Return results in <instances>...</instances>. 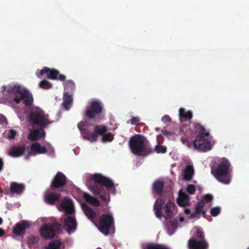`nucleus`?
<instances>
[{"instance_id": "obj_40", "label": "nucleus", "mask_w": 249, "mask_h": 249, "mask_svg": "<svg viewBox=\"0 0 249 249\" xmlns=\"http://www.w3.org/2000/svg\"><path fill=\"white\" fill-rule=\"evenodd\" d=\"M177 202L179 206L182 207H185L189 205V200H188L187 199H183L179 198Z\"/></svg>"}, {"instance_id": "obj_3", "label": "nucleus", "mask_w": 249, "mask_h": 249, "mask_svg": "<svg viewBox=\"0 0 249 249\" xmlns=\"http://www.w3.org/2000/svg\"><path fill=\"white\" fill-rule=\"evenodd\" d=\"M231 166L229 161L223 158L219 163L211 167V173L219 182L228 184L231 181Z\"/></svg>"}, {"instance_id": "obj_7", "label": "nucleus", "mask_w": 249, "mask_h": 249, "mask_svg": "<svg viewBox=\"0 0 249 249\" xmlns=\"http://www.w3.org/2000/svg\"><path fill=\"white\" fill-rule=\"evenodd\" d=\"M96 226L98 227L100 232L107 235L111 229H115L114 219L110 214H103L100 216L98 224H96Z\"/></svg>"}, {"instance_id": "obj_4", "label": "nucleus", "mask_w": 249, "mask_h": 249, "mask_svg": "<svg viewBox=\"0 0 249 249\" xmlns=\"http://www.w3.org/2000/svg\"><path fill=\"white\" fill-rule=\"evenodd\" d=\"M145 138L142 135H135L130 139L129 146L133 154L146 156L154 152L151 147L145 145Z\"/></svg>"}, {"instance_id": "obj_17", "label": "nucleus", "mask_w": 249, "mask_h": 249, "mask_svg": "<svg viewBox=\"0 0 249 249\" xmlns=\"http://www.w3.org/2000/svg\"><path fill=\"white\" fill-rule=\"evenodd\" d=\"M60 206L67 214H72L74 213L73 203L72 200L67 197L62 200Z\"/></svg>"}, {"instance_id": "obj_10", "label": "nucleus", "mask_w": 249, "mask_h": 249, "mask_svg": "<svg viewBox=\"0 0 249 249\" xmlns=\"http://www.w3.org/2000/svg\"><path fill=\"white\" fill-rule=\"evenodd\" d=\"M103 109V106L100 101H92L89 103V106L86 107L85 116L88 119L96 121L100 119Z\"/></svg>"}, {"instance_id": "obj_36", "label": "nucleus", "mask_w": 249, "mask_h": 249, "mask_svg": "<svg viewBox=\"0 0 249 249\" xmlns=\"http://www.w3.org/2000/svg\"><path fill=\"white\" fill-rule=\"evenodd\" d=\"M205 206V202L203 200L199 201L196 204V213H200L201 211Z\"/></svg>"}, {"instance_id": "obj_35", "label": "nucleus", "mask_w": 249, "mask_h": 249, "mask_svg": "<svg viewBox=\"0 0 249 249\" xmlns=\"http://www.w3.org/2000/svg\"><path fill=\"white\" fill-rule=\"evenodd\" d=\"M154 150L158 154H164L167 152V148L165 146H163L160 144H157L155 146Z\"/></svg>"}, {"instance_id": "obj_50", "label": "nucleus", "mask_w": 249, "mask_h": 249, "mask_svg": "<svg viewBox=\"0 0 249 249\" xmlns=\"http://www.w3.org/2000/svg\"><path fill=\"white\" fill-rule=\"evenodd\" d=\"M161 131L162 134L164 135H169L171 133L170 131L165 129L162 130Z\"/></svg>"}, {"instance_id": "obj_28", "label": "nucleus", "mask_w": 249, "mask_h": 249, "mask_svg": "<svg viewBox=\"0 0 249 249\" xmlns=\"http://www.w3.org/2000/svg\"><path fill=\"white\" fill-rule=\"evenodd\" d=\"M179 115L181 121L182 119L184 121L190 120L193 117L192 112L191 111H186L183 108H180L179 109Z\"/></svg>"}, {"instance_id": "obj_39", "label": "nucleus", "mask_w": 249, "mask_h": 249, "mask_svg": "<svg viewBox=\"0 0 249 249\" xmlns=\"http://www.w3.org/2000/svg\"><path fill=\"white\" fill-rule=\"evenodd\" d=\"M181 141L183 144L187 145L189 147H191L193 145V141H190L188 138L181 137Z\"/></svg>"}, {"instance_id": "obj_48", "label": "nucleus", "mask_w": 249, "mask_h": 249, "mask_svg": "<svg viewBox=\"0 0 249 249\" xmlns=\"http://www.w3.org/2000/svg\"><path fill=\"white\" fill-rule=\"evenodd\" d=\"M100 198L101 199L102 201H105L107 199V195L101 194L100 196Z\"/></svg>"}, {"instance_id": "obj_11", "label": "nucleus", "mask_w": 249, "mask_h": 249, "mask_svg": "<svg viewBox=\"0 0 249 249\" xmlns=\"http://www.w3.org/2000/svg\"><path fill=\"white\" fill-rule=\"evenodd\" d=\"M15 96L13 100L16 104H19L21 100L26 106H30L33 102V97L31 93L25 89H21L19 86L14 87Z\"/></svg>"}, {"instance_id": "obj_20", "label": "nucleus", "mask_w": 249, "mask_h": 249, "mask_svg": "<svg viewBox=\"0 0 249 249\" xmlns=\"http://www.w3.org/2000/svg\"><path fill=\"white\" fill-rule=\"evenodd\" d=\"M60 197V194L53 192L46 193L44 196L45 202L50 205H53Z\"/></svg>"}, {"instance_id": "obj_46", "label": "nucleus", "mask_w": 249, "mask_h": 249, "mask_svg": "<svg viewBox=\"0 0 249 249\" xmlns=\"http://www.w3.org/2000/svg\"><path fill=\"white\" fill-rule=\"evenodd\" d=\"M7 123L6 117L2 114H0V124H5Z\"/></svg>"}, {"instance_id": "obj_42", "label": "nucleus", "mask_w": 249, "mask_h": 249, "mask_svg": "<svg viewBox=\"0 0 249 249\" xmlns=\"http://www.w3.org/2000/svg\"><path fill=\"white\" fill-rule=\"evenodd\" d=\"M140 121L139 117H132L127 121V123H130L131 124H137Z\"/></svg>"}, {"instance_id": "obj_5", "label": "nucleus", "mask_w": 249, "mask_h": 249, "mask_svg": "<svg viewBox=\"0 0 249 249\" xmlns=\"http://www.w3.org/2000/svg\"><path fill=\"white\" fill-rule=\"evenodd\" d=\"M90 179L96 183L95 185L91 186L90 188L95 195L104 193L105 191L104 187L108 190L114 188L113 181L101 174H95L91 176Z\"/></svg>"}, {"instance_id": "obj_6", "label": "nucleus", "mask_w": 249, "mask_h": 249, "mask_svg": "<svg viewBox=\"0 0 249 249\" xmlns=\"http://www.w3.org/2000/svg\"><path fill=\"white\" fill-rule=\"evenodd\" d=\"M30 122L35 125L38 126L40 128H45L48 124L53 123L50 120L49 116L41 109L36 108L32 111L29 114Z\"/></svg>"}, {"instance_id": "obj_12", "label": "nucleus", "mask_w": 249, "mask_h": 249, "mask_svg": "<svg viewBox=\"0 0 249 249\" xmlns=\"http://www.w3.org/2000/svg\"><path fill=\"white\" fill-rule=\"evenodd\" d=\"M45 73L47 74V77L52 80L64 81L66 79V76L64 75L59 74V71L55 69H51L48 67H44L40 71V74L43 75Z\"/></svg>"}, {"instance_id": "obj_30", "label": "nucleus", "mask_w": 249, "mask_h": 249, "mask_svg": "<svg viewBox=\"0 0 249 249\" xmlns=\"http://www.w3.org/2000/svg\"><path fill=\"white\" fill-rule=\"evenodd\" d=\"M143 249H169V248L162 244L150 243L146 244Z\"/></svg>"}, {"instance_id": "obj_1", "label": "nucleus", "mask_w": 249, "mask_h": 249, "mask_svg": "<svg viewBox=\"0 0 249 249\" xmlns=\"http://www.w3.org/2000/svg\"><path fill=\"white\" fill-rule=\"evenodd\" d=\"M164 186V182L159 180H156L153 184V193L160 197L155 201L154 210L158 218H161L162 216L165 219H168L173 215L176 206L170 200H166L162 197Z\"/></svg>"}, {"instance_id": "obj_18", "label": "nucleus", "mask_w": 249, "mask_h": 249, "mask_svg": "<svg viewBox=\"0 0 249 249\" xmlns=\"http://www.w3.org/2000/svg\"><path fill=\"white\" fill-rule=\"evenodd\" d=\"M85 126V123L82 121L80 122L77 125L83 138L87 140H95L96 139L95 135L91 134L90 131Z\"/></svg>"}, {"instance_id": "obj_8", "label": "nucleus", "mask_w": 249, "mask_h": 249, "mask_svg": "<svg viewBox=\"0 0 249 249\" xmlns=\"http://www.w3.org/2000/svg\"><path fill=\"white\" fill-rule=\"evenodd\" d=\"M62 225L57 221L51 223L44 224L39 230L41 235L46 239L53 238L55 235L61 231Z\"/></svg>"}, {"instance_id": "obj_31", "label": "nucleus", "mask_w": 249, "mask_h": 249, "mask_svg": "<svg viewBox=\"0 0 249 249\" xmlns=\"http://www.w3.org/2000/svg\"><path fill=\"white\" fill-rule=\"evenodd\" d=\"M62 242L58 240H54L51 241L45 249H61Z\"/></svg>"}, {"instance_id": "obj_26", "label": "nucleus", "mask_w": 249, "mask_h": 249, "mask_svg": "<svg viewBox=\"0 0 249 249\" xmlns=\"http://www.w3.org/2000/svg\"><path fill=\"white\" fill-rule=\"evenodd\" d=\"M178 220L175 219L173 220L167 222L166 227L168 233L171 235L174 233L178 225Z\"/></svg>"}, {"instance_id": "obj_49", "label": "nucleus", "mask_w": 249, "mask_h": 249, "mask_svg": "<svg viewBox=\"0 0 249 249\" xmlns=\"http://www.w3.org/2000/svg\"><path fill=\"white\" fill-rule=\"evenodd\" d=\"M4 163L3 162L2 159L0 158V172L2 171L3 168Z\"/></svg>"}, {"instance_id": "obj_37", "label": "nucleus", "mask_w": 249, "mask_h": 249, "mask_svg": "<svg viewBox=\"0 0 249 249\" xmlns=\"http://www.w3.org/2000/svg\"><path fill=\"white\" fill-rule=\"evenodd\" d=\"M221 208L219 206H216L211 209L210 213L212 216L215 217L220 213Z\"/></svg>"}, {"instance_id": "obj_44", "label": "nucleus", "mask_w": 249, "mask_h": 249, "mask_svg": "<svg viewBox=\"0 0 249 249\" xmlns=\"http://www.w3.org/2000/svg\"><path fill=\"white\" fill-rule=\"evenodd\" d=\"M17 133L16 130L14 129H10L7 135V138L10 139H14L16 137Z\"/></svg>"}, {"instance_id": "obj_15", "label": "nucleus", "mask_w": 249, "mask_h": 249, "mask_svg": "<svg viewBox=\"0 0 249 249\" xmlns=\"http://www.w3.org/2000/svg\"><path fill=\"white\" fill-rule=\"evenodd\" d=\"M47 150L44 146H41L38 142L33 143L31 146V151H30L25 158L28 159L31 156H36V154H45Z\"/></svg>"}, {"instance_id": "obj_45", "label": "nucleus", "mask_w": 249, "mask_h": 249, "mask_svg": "<svg viewBox=\"0 0 249 249\" xmlns=\"http://www.w3.org/2000/svg\"><path fill=\"white\" fill-rule=\"evenodd\" d=\"M161 121L165 123H167L171 121V119L168 115H164L161 118Z\"/></svg>"}, {"instance_id": "obj_54", "label": "nucleus", "mask_w": 249, "mask_h": 249, "mask_svg": "<svg viewBox=\"0 0 249 249\" xmlns=\"http://www.w3.org/2000/svg\"><path fill=\"white\" fill-rule=\"evenodd\" d=\"M202 213V215L203 217H205V214L206 213V212L204 210H202L201 212V213Z\"/></svg>"}, {"instance_id": "obj_38", "label": "nucleus", "mask_w": 249, "mask_h": 249, "mask_svg": "<svg viewBox=\"0 0 249 249\" xmlns=\"http://www.w3.org/2000/svg\"><path fill=\"white\" fill-rule=\"evenodd\" d=\"M114 138V136L112 134L109 133L107 134H104L102 137V141L104 142H111Z\"/></svg>"}, {"instance_id": "obj_47", "label": "nucleus", "mask_w": 249, "mask_h": 249, "mask_svg": "<svg viewBox=\"0 0 249 249\" xmlns=\"http://www.w3.org/2000/svg\"><path fill=\"white\" fill-rule=\"evenodd\" d=\"M179 198L183 199H187L188 200H189V196L185 193H182L180 195Z\"/></svg>"}, {"instance_id": "obj_19", "label": "nucleus", "mask_w": 249, "mask_h": 249, "mask_svg": "<svg viewBox=\"0 0 249 249\" xmlns=\"http://www.w3.org/2000/svg\"><path fill=\"white\" fill-rule=\"evenodd\" d=\"M25 150L24 145L21 146H13L8 152V155L12 157H18L23 155Z\"/></svg>"}, {"instance_id": "obj_2", "label": "nucleus", "mask_w": 249, "mask_h": 249, "mask_svg": "<svg viewBox=\"0 0 249 249\" xmlns=\"http://www.w3.org/2000/svg\"><path fill=\"white\" fill-rule=\"evenodd\" d=\"M190 129L194 134H196V132L199 133L193 141V146L196 149L199 151L206 152L212 149L211 139L205 137L209 136V133L205 132L206 129L203 126L199 124L193 123L191 124Z\"/></svg>"}, {"instance_id": "obj_34", "label": "nucleus", "mask_w": 249, "mask_h": 249, "mask_svg": "<svg viewBox=\"0 0 249 249\" xmlns=\"http://www.w3.org/2000/svg\"><path fill=\"white\" fill-rule=\"evenodd\" d=\"M39 238L37 236L32 235L28 237L27 243L29 245H35L38 243Z\"/></svg>"}, {"instance_id": "obj_16", "label": "nucleus", "mask_w": 249, "mask_h": 249, "mask_svg": "<svg viewBox=\"0 0 249 249\" xmlns=\"http://www.w3.org/2000/svg\"><path fill=\"white\" fill-rule=\"evenodd\" d=\"M77 228V222L75 218L68 216L65 219L64 228L69 234L74 232Z\"/></svg>"}, {"instance_id": "obj_43", "label": "nucleus", "mask_w": 249, "mask_h": 249, "mask_svg": "<svg viewBox=\"0 0 249 249\" xmlns=\"http://www.w3.org/2000/svg\"><path fill=\"white\" fill-rule=\"evenodd\" d=\"M213 199V196L211 194H206L203 196V198L201 200H203L204 202H211Z\"/></svg>"}, {"instance_id": "obj_14", "label": "nucleus", "mask_w": 249, "mask_h": 249, "mask_svg": "<svg viewBox=\"0 0 249 249\" xmlns=\"http://www.w3.org/2000/svg\"><path fill=\"white\" fill-rule=\"evenodd\" d=\"M30 226V224L29 221L22 220L15 225L13 232L17 236H23L26 233V230L29 229Z\"/></svg>"}, {"instance_id": "obj_32", "label": "nucleus", "mask_w": 249, "mask_h": 249, "mask_svg": "<svg viewBox=\"0 0 249 249\" xmlns=\"http://www.w3.org/2000/svg\"><path fill=\"white\" fill-rule=\"evenodd\" d=\"M64 89L67 90V92H72L75 89V85L74 82L71 80L66 81L64 84Z\"/></svg>"}, {"instance_id": "obj_55", "label": "nucleus", "mask_w": 249, "mask_h": 249, "mask_svg": "<svg viewBox=\"0 0 249 249\" xmlns=\"http://www.w3.org/2000/svg\"><path fill=\"white\" fill-rule=\"evenodd\" d=\"M179 221L180 222H183L184 221V218L183 217H181L179 218Z\"/></svg>"}, {"instance_id": "obj_41", "label": "nucleus", "mask_w": 249, "mask_h": 249, "mask_svg": "<svg viewBox=\"0 0 249 249\" xmlns=\"http://www.w3.org/2000/svg\"><path fill=\"white\" fill-rule=\"evenodd\" d=\"M186 190L189 194L193 195L196 192V189L194 185L190 184L187 187Z\"/></svg>"}, {"instance_id": "obj_9", "label": "nucleus", "mask_w": 249, "mask_h": 249, "mask_svg": "<svg viewBox=\"0 0 249 249\" xmlns=\"http://www.w3.org/2000/svg\"><path fill=\"white\" fill-rule=\"evenodd\" d=\"M195 229L196 232L195 236L199 239L195 237L190 238L188 242L189 249H207L209 244L205 239L203 232L198 228Z\"/></svg>"}, {"instance_id": "obj_24", "label": "nucleus", "mask_w": 249, "mask_h": 249, "mask_svg": "<svg viewBox=\"0 0 249 249\" xmlns=\"http://www.w3.org/2000/svg\"><path fill=\"white\" fill-rule=\"evenodd\" d=\"M107 130V127L104 125H95L94 127V132H91V134H93L95 135L96 139L94 141H89L91 142L97 141L98 135L103 136V135L106 133Z\"/></svg>"}, {"instance_id": "obj_25", "label": "nucleus", "mask_w": 249, "mask_h": 249, "mask_svg": "<svg viewBox=\"0 0 249 249\" xmlns=\"http://www.w3.org/2000/svg\"><path fill=\"white\" fill-rule=\"evenodd\" d=\"M72 101L71 95L68 92H64L62 106L66 110H69L70 109Z\"/></svg>"}, {"instance_id": "obj_23", "label": "nucleus", "mask_w": 249, "mask_h": 249, "mask_svg": "<svg viewBox=\"0 0 249 249\" xmlns=\"http://www.w3.org/2000/svg\"><path fill=\"white\" fill-rule=\"evenodd\" d=\"M45 135V133L43 128H41V130L36 129L29 133L28 138L31 141H35L44 137Z\"/></svg>"}, {"instance_id": "obj_21", "label": "nucleus", "mask_w": 249, "mask_h": 249, "mask_svg": "<svg viewBox=\"0 0 249 249\" xmlns=\"http://www.w3.org/2000/svg\"><path fill=\"white\" fill-rule=\"evenodd\" d=\"M25 190V185L22 183L12 182L10 184V193L11 194L20 195Z\"/></svg>"}, {"instance_id": "obj_27", "label": "nucleus", "mask_w": 249, "mask_h": 249, "mask_svg": "<svg viewBox=\"0 0 249 249\" xmlns=\"http://www.w3.org/2000/svg\"><path fill=\"white\" fill-rule=\"evenodd\" d=\"M83 198H84L85 200L90 203V204L95 206L96 207H98L100 205V203L99 201V200L96 198H95L90 195H89V194L87 193H84L83 194Z\"/></svg>"}, {"instance_id": "obj_52", "label": "nucleus", "mask_w": 249, "mask_h": 249, "mask_svg": "<svg viewBox=\"0 0 249 249\" xmlns=\"http://www.w3.org/2000/svg\"><path fill=\"white\" fill-rule=\"evenodd\" d=\"M184 213L186 214H189L190 213V210L189 209L186 208L184 210Z\"/></svg>"}, {"instance_id": "obj_33", "label": "nucleus", "mask_w": 249, "mask_h": 249, "mask_svg": "<svg viewBox=\"0 0 249 249\" xmlns=\"http://www.w3.org/2000/svg\"><path fill=\"white\" fill-rule=\"evenodd\" d=\"M39 86L40 88L45 89H50L52 88V84L46 80H42L39 83Z\"/></svg>"}, {"instance_id": "obj_22", "label": "nucleus", "mask_w": 249, "mask_h": 249, "mask_svg": "<svg viewBox=\"0 0 249 249\" xmlns=\"http://www.w3.org/2000/svg\"><path fill=\"white\" fill-rule=\"evenodd\" d=\"M81 207L85 214L91 221L93 222L96 217L95 212L92 208L85 203L82 204Z\"/></svg>"}, {"instance_id": "obj_56", "label": "nucleus", "mask_w": 249, "mask_h": 249, "mask_svg": "<svg viewBox=\"0 0 249 249\" xmlns=\"http://www.w3.org/2000/svg\"><path fill=\"white\" fill-rule=\"evenodd\" d=\"M2 223V219L0 217V225Z\"/></svg>"}, {"instance_id": "obj_53", "label": "nucleus", "mask_w": 249, "mask_h": 249, "mask_svg": "<svg viewBox=\"0 0 249 249\" xmlns=\"http://www.w3.org/2000/svg\"><path fill=\"white\" fill-rule=\"evenodd\" d=\"M198 213H196V212H195V213L191 214L190 215V218L192 219L196 217V215Z\"/></svg>"}, {"instance_id": "obj_13", "label": "nucleus", "mask_w": 249, "mask_h": 249, "mask_svg": "<svg viewBox=\"0 0 249 249\" xmlns=\"http://www.w3.org/2000/svg\"><path fill=\"white\" fill-rule=\"evenodd\" d=\"M66 183L67 178L65 175L61 172H58L54 177L50 187L51 189H57L63 187Z\"/></svg>"}, {"instance_id": "obj_29", "label": "nucleus", "mask_w": 249, "mask_h": 249, "mask_svg": "<svg viewBox=\"0 0 249 249\" xmlns=\"http://www.w3.org/2000/svg\"><path fill=\"white\" fill-rule=\"evenodd\" d=\"M194 170L193 166L188 165L184 169L183 178L186 180H190L194 175Z\"/></svg>"}, {"instance_id": "obj_51", "label": "nucleus", "mask_w": 249, "mask_h": 249, "mask_svg": "<svg viewBox=\"0 0 249 249\" xmlns=\"http://www.w3.org/2000/svg\"><path fill=\"white\" fill-rule=\"evenodd\" d=\"M5 234V231L2 229L0 228V237H2Z\"/></svg>"}]
</instances>
